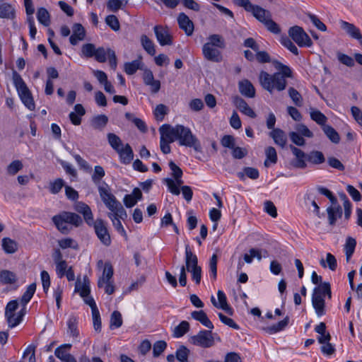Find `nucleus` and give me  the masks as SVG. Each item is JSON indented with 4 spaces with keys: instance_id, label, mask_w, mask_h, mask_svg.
Returning <instances> with one entry per match:
<instances>
[{
    "instance_id": "f257e3e1",
    "label": "nucleus",
    "mask_w": 362,
    "mask_h": 362,
    "mask_svg": "<svg viewBox=\"0 0 362 362\" xmlns=\"http://www.w3.org/2000/svg\"><path fill=\"white\" fill-rule=\"evenodd\" d=\"M272 64L274 68L279 71L278 72L269 74L266 71H261L259 74L261 86L270 93H272L274 90H284L287 84L286 78L292 76L291 69L288 66L276 60L273 61Z\"/></svg>"
},
{
    "instance_id": "f03ea898",
    "label": "nucleus",
    "mask_w": 362,
    "mask_h": 362,
    "mask_svg": "<svg viewBox=\"0 0 362 362\" xmlns=\"http://www.w3.org/2000/svg\"><path fill=\"white\" fill-rule=\"evenodd\" d=\"M311 281L314 284H318L313 289L312 294V305L317 316L326 315L325 298H332L331 287L329 282L322 283V276H318L315 272H313Z\"/></svg>"
},
{
    "instance_id": "7ed1b4c3",
    "label": "nucleus",
    "mask_w": 362,
    "mask_h": 362,
    "mask_svg": "<svg viewBox=\"0 0 362 362\" xmlns=\"http://www.w3.org/2000/svg\"><path fill=\"white\" fill-rule=\"evenodd\" d=\"M164 126L170 136V141H178L180 146L192 147L197 152L202 151L200 142L196 136L192 134L189 128L181 124L173 127L165 124Z\"/></svg>"
},
{
    "instance_id": "20e7f679",
    "label": "nucleus",
    "mask_w": 362,
    "mask_h": 362,
    "mask_svg": "<svg viewBox=\"0 0 362 362\" xmlns=\"http://www.w3.org/2000/svg\"><path fill=\"white\" fill-rule=\"evenodd\" d=\"M186 271L191 273L192 279L196 284H199L202 279V268L198 265V259L187 245L185 246V265L180 267L179 283L180 286H185L187 284Z\"/></svg>"
},
{
    "instance_id": "39448f33",
    "label": "nucleus",
    "mask_w": 362,
    "mask_h": 362,
    "mask_svg": "<svg viewBox=\"0 0 362 362\" xmlns=\"http://www.w3.org/2000/svg\"><path fill=\"white\" fill-rule=\"evenodd\" d=\"M52 220L57 228L63 234L69 233L71 228L68 224L78 227L83 223V220L79 215L69 211H62L54 216Z\"/></svg>"
},
{
    "instance_id": "423d86ee",
    "label": "nucleus",
    "mask_w": 362,
    "mask_h": 362,
    "mask_svg": "<svg viewBox=\"0 0 362 362\" xmlns=\"http://www.w3.org/2000/svg\"><path fill=\"white\" fill-rule=\"evenodd\" d=\"M233 3L240 7H243L246 11L252 13V16L262 23L267 18L272 16L269 11L259 6L252 4L250 0H233Z\"/></svg>"
},
{
    "instance_id": "0eeeda50",
    "label": "nucleus",
    "mask_w": 362,
    "mask_h": 362,
    "mask_svg": "<svg viewBox=\"0 0 362 362\" xmlns=\"http://www.w3.org/2000/svg\"><path fill=\"white\" fill-rule=\"evenodd\" d=\"M110 48L99 47L98 48L92 43L84 44L81 47V52L83 57L86 58L94 57V59L100 63L105 62L109 56Z\"/></svg>"
},
{
    "instance_id": "6e6552de",
    "label": "nucleus",
    "mask_w": 362,
    "mask_h": 362,
    "mask_svg": "<svg viewBox=\"0 0 362 362\" xmlns=\"http://www.w3.org/2000/svg\"><path fill=\"white\" fill-rule=\"evenodd\" d=\"M221 341L220 337L211 330H201L197 334L191 337V343L202 348H209L215 344V341Z\"/></svg>"
},
{
    "instance_id": "1a4fd4ad",
    "label": "nucleus",
    "mask_w": 362,
    "mask_h": 362,
    "mask_svg": "<svg viewBox=\"0 0 362 362\" xmlns=\"http://www.w3.org/2000/svg\"><path fill=\"white\" fill-rule=\"evenodd\" d=\"M288 35L299 47H310L313 45L310 37L300 26L295 25L290 28Z\"/></svg>"
},
{
    "instance_id": "9d476101",
    "label": "nucleus",
    "mask_w": 362,
    "mask_h": 362,
    "mask_svg": "<svg viewBox=\"0 0 362 362\" xmlns=\"http://www.w3.org/2000/svg\"><path fill=\"white\" fill-rule=\"evenodd\" d=\"M36 291V284L33 283L30 284L26 291L24 292L21 298H20V304L18 311L17 312L16 317H24L28 314V303L33 298Z\"/></svg>"
},
{
    "instance_id": "9b49d317",
    "label": "nucleus",
    "mask_w": 362,
    "mask_h": 362,
    "mask_svg": "<svg viewBox=\"0 0 362 362\" xmlns=\"http://www.w3.org/2000/svg\"><path fill=\"white\" fill-rule=\"evenodd\" d=\"M95 234L100 242L106 246L111 244L110 235L108 233L105 222L102 219H97L93 221V224Z\"/></svg>"
},
{
    "instance_id": "f8f14e48",
    "label": "nucleus",
    "mask_w": 362,
    "mask_h": 362,
    "mask_svg": "<svg viewBox=\"0 0 362 362\" xmlns=\"http://www.w3.org/2000/svg\"><path fill=\"white\" fill-rule=\"evenodd\" d=\"M153 30L156 39L161 46L170 45L173 44L172 36L167 28L162 25H156Z\"/></svg>"
},
{
    "instance_id": "ddd939ff",
    "label": "nucleus",
    "mask_w": 362,
    "mask_h": 362,
    "mask_svg": "<svg viewBox=\"0 0 362 362\" xmlns=\"http://www.w3.org/2000/svg\"><path fill=\"white\" fill-rule=\"evenodd\" d=\"M204 57L208 61L221 62L223 60L221 52L217 47L210 46L209 44H204L202 47Z\"/></svg>"
},
{
    "instance_id": "4468645a",
    "label": "nucleus",
    "mask_w": 362,
    "mask_h": 362,
    "mask_svg": "<svg viewBox=\"0 0 362 362\" xmlns=\"http://www.w3.org/2000/svg\"><path fill=\"white\" fill-rule=\"evenodd\" d=\"M211 301L213 305L220 309H222L225 313L229 315L233 314V309L228 305L227 298L223 291L219 290L217 292V300L214 296H211Z\"/></svg>"
},
{
    "instance_id": "2eb2a0df",
    "label": "nucleus",
    "mask_w": 362,
    "mask_h": 362,
    "mask_svg": "<svg viewBox=\"0 0 362 362\" xmlns=\"http://www.w3.org/2000/svg\"><path fill=\"white\" fill-rule=\"evenodd\" d=\"M289 148L296 157V159L291 161L292 166L300 169L305 168L307 166L305 160L308 159V156L302 150L293 145H290Z\"/></svg>"
},
{
    "instance_id": "dca6fc26",
    "label": "nucleus",
    "mask_w": 362,
    "mask_h": 362,
    "mask_svg": "<svg viewBox=\"0 0 362 362\" xmlns=\"http://www.w3.org/2000/svg\"><path fill=\"white\" fill-rule=\"evenodd\" d=\"M74 209L78 213L83 215L86 223L88 226H92L93 224V215L88 205L84 202H78L76 203Z\"/></svg>"
},
{
    "instance_id": "f3484780",
    "label": "nucleus",
    "mask_w": 362,
    "mask_h": 362,
    "mask_svg": "<svg viewBox=\"0 0 362 362\" xmlns=\"http://www.w3.org/2000/svg\"><path fill=\"white\" fill-rule=\"evenodd\" d=\"M159 132L160 134V150L164 154L170 153L171 151L170 144L173 142V141H170V136L164 124L159 128Z\"/></svg>"
},
{
    "instance_id": "a211bd4d",
    "label": "nucleus",
    "mask_w": 362,
    "mask_h": 362,
    "mask_svg": "<svg viewBox=\"0 0 362 362\" xmlns=\"http://www.w3.org/2000/svg\"><path fill=\"white\" fill-rule=\"evenodd\" d=\"M233 104L243 114L250 117V118H255L256 114L254 110L248 105L247 102L239 96H235L233 98Z\"/></svg>"
},
{
    "instance_id": "6ab92c4d",
    "label": "nucleus",
    "mask_w": 362,
    "mask_h": 362,
    "mask_svg": "<svg viewBox=\"0 0 362 362\" xmlns=\"http://www.w3.org/2000/svg\"><path fill=\"white\" fill-rule=\"evenodd\" d=\"M339 23L341 29L351 37L358 40L359 42L362 40L361 31L356 25L344 21H341Z\"/></svg>"
},
{
    "instance_id": "aec40b11",
    "label": "nucleus",
    "mask_w": 362,
    "mask_h": 362,
    "mask_svg": "<svg viewBox=\"0 0 362 362\" xmlns=\"http://www.w3.org/2000/svg\"><path fill=\"white\" fill-rule=\"evenodd\" d=\"M177 22L180 29L183 30L187 36L192 35L194 24L189 18L184 13H180L177 17Z\"/></svg>"
},
{
    "instance_id": "412c9836",
    "label": "nucleus",
    "mask_w": 362,
    "mask_h": 362,
    "mask_svg": "<svg viewBox=\"0 0 362 362\" xmlns=\"http://www.w3.org/2000/svg\"><path fill=\"white\" fill-rule=\"evenodd\" d=\"M103 202L106 207L111 211V213L117 212V214H125V209L123 208L121 203L116 199L113 194Z\"/></svg>"
},
{
    "instance_id": "4be33fe9",
    "label": "nucleus",
    "mask_w": 362,
    "mask_h": 362,
    "mask_svg": "<svg viewBox=\"0 0 362 362\" xmlns=\"http://www.w3.org/2000/svg\"><path fill=\"white\" fill-rule=\"evenodd\" d=\"M75 292H77L83 298L88 297L90 294V281L87 276H84L83 281L77 279L75 284Z\"/></svg>"
},
{
    "instance_id": "5701e85b",
    "label": "nucleus",
    "mask_w": 362,
    "mask_h": 362,
    "mask_svg": "<svg viewBox=\"0 0 362 362\" xmlns=\"http://www.w3.org/2000/svg\"><path fill=\"white\" fill-rule=\"evenodd\" d=\"M86 36L84 28L80 23H75L73 25V34L69 37L70 43L76 45L81 40H83Z\"/></svg>"
},
{
    "instance_id": "b1692460",
    "label": "nucleus",
    "mask_w": 362,
    "mask_h": 362,
    "mask_svg": "<svg viewBox=\"0 0 362 362\" xmlns=\"http://www.w3.org/2000/svg\"><path fill=\"white\" fill-rule=\"evenodd\" d=\"M18 93L24 105L30 110H33L35 107V105L33 98L32 96V93L28 88L27 87L22 90H19Z\"/></svg>"
},
{
    "instance_id": "393cba45",
    "label": "nucleus",
    "mask_w": 362,
    "mask_h": 362,
    "mask_svg": "<svg viewBox=\"0 0 362 362\" xmlns=\"http://www.w3.org/2000/svg\"><path fill=\"white\" fill-rule=\"evenodd\" d=\"M117 153L119 154L120 161L123 164H129L134 158V152L129 144L122 146Z\"/></svg>"
},
{
    "instance_id": "a878e982",
    "label": "nucleus",
    "mask_w": 362,
    "mask_h": 362,
    "mask_svg": "<svg viewBox=\"0 0 362 362\" xmlns=\"http://www.w3.org/2000/svg\"><path fill=\"white\" fill-rule=\"evenodd\" d=\"M240 93L247 98H254L255 96V89L252 83L247 80H243L238 83Z\"/></svg>"
},
{
    "instance_id": "bb28decb",
    "label": "nucleus",
    "mask_w": 362,
    "mask_h": 362,
    "mask_svg": "<svg viewBox=\"0 0 362 362\" xmlns=\"http://www.w3.org/2000/svg\"><path fill=\"white\" fill-rule=\"evenodd\" d=\"M86 114L83 106L81 104H76L74 106V112L69 113V119L74 125L78 126L81 123V117Z\"/></svg>"
},
{
    "instance_id": "cd10ccee",
    "label": "nucleus",
    "mask_w": 362,
    "mask_h": 362,
    "mask_svg": "<svg viewBox=\"0 0 362 362\" xmlns=\"http://www.w3.org/2000/svg\"><path fill=\"white\" fill-rule=\"evenodd\" d=\"M327 212L330 226H334L337 220L342 216V209L340 206H330L327 207Z\"/></svg>"
},
{
    "instance_id": "c85d7f7f",
    "label": "nucleus",
    "mask_w": 362,
    "mask_h": 362,
    "mask_svg": "<svg viewBox=\"0 0 362 362\" xmlns=\"http://www.w3.org/2000/svg\"><path fill=\"white\" fill-rule=\"evenodd\" d=\"M0 18L13 20L16 18V9L11 4L6 2L0 4Z\"/></svg>"
},
{
    "instance_id": "c756f323",
    "label": "nucleus",
    "mask_w": 362,
    "mask_h": 362,
    "mask_svg": "<svg viewBox=\"0 0 362 362\" xmlns=\"http://www.w3.org/2000/svg\"><path fill=\"white\" fill-rule=\"evenodd\" d=\"M113 276V268L110 262H105L103 275L99 278L98 281V286L103 288L105 281H111Z\"/></svg>"
},
{
    "instance_id": "7c9ffc66",
    "label": "nucleus",
    "mask_w": 362,
    "mask_h": 362,
    "mask_svg": "<svg viewBox=\"0 0 362 362\" xmlns=\"http://www.w3.org/2000/svg\"><path fill=\"white\" fill-rule=\"evenodd\" d=\"M127 212L125 211V214L119 215L117 214V212L109 213L107 216L112 221V224L115 229L122 235H125L126 231L124 229L122 224L119 220V218L123 219L124 217H127Z\"/></svg>"
},
{
    "instance_id": "2f4dec72",
    "label": "nucleus",
    "mask_w": 362,
    "mask_h": 362,
    "mask_svg": "<svg viewBox=\"0 0 362 362\" xmlns=\"http://www.w3.org/2000/svg\"><path fill=\"white\" fill-rule=\"evenodd\" d=\"M269 136L274 139L276 144L281 147L285 146L287 141V136L283 130L278 128L274 129L269 133Z\"/></svg>"
},
{
    "instance_id": "473e14b6",
    "label": "nucleus",
    "mask_w": 362,
    "mask_h": 362,
    "mask_svg": "<svg viewBox=\"0 0 362 362\" xmlns=\"http://www.w3.org/2000/svg\"><path fill=\"white\" fill-rule=\"evenodd\" d=\"M143 62L141 61V57H140L139 59L133 60L131 62H127L124 64V71L128 75H133L136 72L137 70L141 69L143 70Z\"/></svg>"
},
{
    "instance_id": "72a5a7b5",
    "label": "nucleus",
    "mask_w": 362,
    "mask_h": 362,
    "mask_svg": "<svg viewBox=\"0 0 362 362\" xmlns=\"http://www.w3.org/2000/svg\"><path fill=\"white\" fill-rule=\"evenodd\" d=\"M108 122V117L105 115L94 116L90 121V125L94 129L103 130Z\"/></svg>"
},
{
    "instance_id": "f704fd0d",
    "label": "nucleus",
    "mask_w": 362,
    "mask_h": 362,
    "mask_svg": "<svg viewBox=\"0 0 362 362\" xmlns=\"http://www.w3.org/2000/svg\"><path fill=\"white\" fill-rule=\"evenodd\" d=\"M288 324V318H284L278 323L274 324L272 326L262 327L266 332L272 334L283 330Z\"/></svg>"
},
{
    "instance_id": "c9c22d12",
    "label": "nucleus",
    "mask_w": 362,
    "mask_h": 362,
    "mask_svg": "<svg viewBox=\"0 0 362 362\" xmlns=\"http://www.w3.org/2000/svg\"><path fill=\"white\" fill-rule=\"evenodd\" d=\"M37 18L39 23L45 27L50 25V14L45 8L41 7L37 9Z\"/></svg>"
},
{
    "instance_id": "e433bc0d",
    "label": "nucleus",
    "mask_w": 362,
    "mask_h": 362,
    "mask_svg": "<svg viewBox=\"0 0 362 362\" xmlns=\"http://www.w3.org/2000/svg\"><path fill=\"white\" fill-rule=\"evenodd\" d=\"M2 248L6 253L13 254L17 251L18 244L9 238H4L2 239Z\"/></svg>"
},
{
    "instance_id": "4c0bfd02",
    "label": "nucleus",
    "mask_w": 362,
    "mask_h": 362,
    "mask_svg": "<svg viewBox=\"0 0 362 362\" xmlns=\"http://www.w3.org/2000/svg\"><path fill=\"white\" fill-rule=\"evenodd\" d=\"M205 44H209L210 46L221 49H223L226 47L223 37L218 34L210 35L208 37V42Z\"/></svg>"
},
{
    "instance_id": "58836bf2",
    "label": "nucleus",
    "mask_w": 362,
    "mask_h": 362,
    "mask_svg": "<svg viewBox=\"0 0 362 362\" xmlns=\"http://www.w3.org/2000/svg\"><path fill=\"white\" fill-rule=\"evenodd\" d=\"M141 43L144 50L150 55L153 56L156 54L155 45L153 41L146 35H143L141 37Z\"/></svg>"
},
{
    "instance_id": "ea45409f",
    "label": "nucleus",
    "mask_w": 362,
    "mask_h": 362,
    "mask_svg": "<svg viewBox=\"0 0 362 362\" xmlns=\"http://www.w3.org/2000/svg\"><path fill=\"white\" fill-rule=\"evenodd\" d=\"M266 160H264L265 167H269L271 164H275L277 162V154L276 149L272 146H269L265 149Z\"/></svg>"
},
{
    "instance_id": "a19ab883",
    "label": "nucleus",
    "mask_w": 362,
    "mask_h": 362,
    "mask_svg": "<svg viewBox=\"0 0 362 362\" xmlns=\"http://www.w3.org/2000/svg\"><path fill=\"white\" fill-rule=\"evenodd\" d=\"M17 277L16 274L8 270H2L0 272V281L4 284H12L16 283Z\"/></svg>"
},
{
    "instance_id": "79ce46f5",
    "label": "nucleus",
    "mask_w": 362,
    "mask_h": 362,
    "mask_svg": "<svg viewBox=\"0 0 362 362\" xmlns=\"http://www.w3.org/2000/svg\"><path fill=\"white\" fill-rule=\"evenodd\" d=\"M245 175L250 179L256 180L259 177V173L257 168L251 167H245L243 168V172L238 173V176L240 179L243 180Z\"/></svg>"
},
{
    "instance_id": "37998d69",
    "label": "nucleus",
    "mask_w": 362,
    "mask_h": 362,
    "mask_svg": "<svg viewBox=\"0 0 362 362\" xmlns=\"http://www.w3.org/2000/svg\"><path fill=\"white\" fill-rule=\"evenodd\" d=\"M322 129L332 142L338 144L340 141L339 134L332 127L329 125H324V127H322Z\"/></svg>"
},
{
    "instance_id": "c03bdc74",
    "label": "nucleus",
    "mask_w": 362,
    "mask_h": 362,
    "mask_svg": "<svg viewBox=\"0 0 362 362\" xmlns=\"http://www.w3.org/2000/svg\"><path fill=\"white\" fill-rule=\"evenodd\" d=\"M125 117L127 120L131 121L141 132H146L147 127L145 122L136 117L132 113L126 112Z\"/></svg>"
},
{
    "instance_id": "a18cd8bd",
    "label": "nucleus",
    "mask_w": 362,
    "mask_h": 362,
    "mask_svg": "<svg viewBox=\"0 0 362 362\" xmlns=\"http://www.w3.org/2000/svg\"><path fill=\"white\" fill-rule=\"evenodd\" d=\"M107 137L109 144L116 152L123 146L122 140L115 134L108 133Z\"/></svg>"
},
{
    "instance_id": "49530a36",
    "label": "nucleus",
    "mask_w": 362,
    "mask_h": 362,
    "mask_svg": "<svg viewBox=\"0 0 362 362\" xmlns=\"http://www.w3.org/2000/svg\"><path fill=\"white\" fill-rule=\"evenodd\" d=\"M189 350L184 345L180 346L175 352V357L180 362H189Z\"/></svg>"
},
{
    "instance_id": "de8ad7c7",
    "label": "nucleus",
    "mask_w": 362,
    "mask_h": 362,
    "mask_svg": "<svg viewBox=\"0 0 362 362\" xmlns=\"http://www.w3.org/2000/svg\"><path fill=\"white\" fill-rule=\"evenodd\" d=\"M311 119L320 125L324 127L327 120V117L317 110L311 109L310 111Z\"/></svg>"
},
{
    "instance_id": "09e8293b",
    "label": "nucleus",
    "mask_w": 362,
    "mask_h": 362,
    "mask_svg": "<svg viewBox=\"0 0 362 362\" xmlns=\"http://www.w3.org/2000/svg\"><path fill=\"white\" fill-rule=\"evenodd\" d=\"M105 170L102 166H95L93 174L91 176L92 180L94 182V184L96 185L97 186H98L99 185H102L100 181L105 176Z\"/></svg>"
},
{
    "instance_id": "8fccbe9b",
    "label": "nucleus",
    "mask_w": 362,
    "mask_h": 362,
    "mask_svg": "<svg viewBox=\"0 0 362 362\" xmlns=\"http://www.w3.org/2000/svg\"><path fill=\"white\" fill-rule=\"evenodd\" d=\"M189 329V324L187 321L181 322L174 329L173 336L175 337H181L185 334Z\"/></svg>"
},
{
    "instance_id": "3c124183",
    "label": "nucleus",
    "mask_w": 362,
    "mask_h": 362,
    "mask_svg": "<svg viewBox=\"0 0 362 362\" xmlns=\"http://www.w3.org/2000/svg\"><path fill=\"white\" fill-rule=\"evenodd\" d=\"M19 304L20 299L8 302L5 309L6 317H15L14 312L18 310Z\"/></svg>"
},
{
    "instance_id": "603ef678",
    "label": "nucleus",
    "mask_w": 362,
    "mask_h": 362,
    "mask_svg": "<svg viewBox=\"0 0 362 362\" xmlns=\"http://www.w3.org/2000/svg\"><path fill=\"white\" fill-rule=\"evenodd\" d=\"M325 160L323 153L318 151H313L308 155V160L313 164H321Z\"/></svg>"
},
{
    "instance_id": "864d4df0",
    "label": "nucleus",
    "mask_w": 362,
    "mask_h": 362,
    "mask_svg": "<svg viewBox=\"0 0 362 362\" xmlns=\"http://www.w3.org/2000/svg\"><path fill=\"white\" fill-rule=\"evenodd\" d=\"M23 168L22 162L19 160L12 161L6 168L7 173L10 175H15Z\"/></svg>"
},
{
    "instance_id": "5fc2aeb1",
    "label": "nucleus",
    "mask_w": 362,
    "mask_h": 362,
    "mask_svg": "<svg viewBox=\"0 0 362 362\" xmlns=\"http://www.w3.org/2000/svg\"><path fill=\"white\" fill-rule=\"evenodd\" d=\"M356 245V240L352 238H348L345 244V253L346 261H349L352 256Z\"/></svg>"
},
{
    "instance_id": "6e6d98bb",
    "label": "nucleus",
    "mask_w": 362,
    "mask_h": 362,
    "mask_svg": "<svg viewBox=\"0 0 362 362\" xmlns=\"http://www.w3.org/2000/svg\"><path fill=\"white\" fill-rule=\"evenodd\" d=\"M167 343L163 340H159L154 343L153 346V355L154 357H158L166 349Z\"/></svg>"
},
{
    "instance_id": "4d7b16f0",
    "label": "nucleus",
    "mask_w": 362,
    "mask_h": 362,
    "mask_svg": "<svg viewBox=\"0 0 362 362\" xmlns=\"http://www.w3.org/2000/svg\"><path fill=\"white\" fill-rule=\"evenodd\" d=\"M337 57L340 63L349 67H352L355 64L354 59L347 54L338 52Z\"/></svg>"
},
{
    "instance_id": "13d9d810",
    "label": "nucleus",
    "mask_w": 362,
    "mask_h": 362,
    "mask_svg": "<svg viewBox=\"0 0 362 362\" xmlns=\"http://www.w3.org/2000/svg\"><path fill=\"white\" fill-rule=\"evenodd\" d=\"M288 95L296 105L300 107L303 105L302 96L294 88H289Z\"/></svg>"
},
{
    "instance_id": "bf43d9fd",
    "label": "nucleus",
    "mask_w": 362,
    "mask_h": 362,
    "mask_svg": "<svg viewBox=\"0 0 362 362\" xmlns=\"http://www.w3.org/2000/svg\"><path fill=\"white\" fill-rule=\"evenodd\" d=\"M209 275L213 280H216L217 276V256L213 255L209 261Z\"/></svg>"
},
{
    "instance_id": "052dcab7",
    "label": "nucleus",
    "mask_w": 362,
    "mask_h": 362,
    "mask_svg": "<svg viewBox=\"0 0 362 362\" xmlns=\"http://www.w3.org/2000/svg\"><path fill=\"white\" fill-rule=\"evenodd\" d=\"M263 24L269 31L274 34H279L281 32L279 25L272 19V16L267 18Z\"/></svg>"
},
{
    "instance_id": "680f3d73",
    "label": "nucleus",
    "mask_w": 362,
    "mask_h": 362,
    "mask_svg": "<svg viewBox=\"0 0 362 362\" xmlns=\"http://www.w3.org/2000/svg\"><path fill=\"white\" fill-rule=\"evenodd\" d=\"M64 182L61 178H57L49 183V192L56 194L59 193L63 187Z\"/></svg>"
},
{
    "instance_id": "e2e57ef3",
    "label": "nucleus",
    "mask_w": 362,
    "mask_h": 362,
    "mask_svg": "<svg viewBox=\"0 0 362 362\" xmlns=\"http://www.w3.org/2000/svg\"><path fill=\"white\" fill-rule=\"evenodd\" d=\"M281 43L295 55L298 54V49L295 44L287 37L281 39Z\"/></svg>"
},
{
    "instance_id": "0e129e2a",
    "label": "nucleus",
    "mask_w": 362,
    "mask_h": 362,
    "mask_svg": "<svg viewBox=\"0 0 362 362\" xmlns=\"http://www.w3.org/2000/svg\"><path fill=\"white\" fill-rule=\"evenodd\" d=\"M98 189L102 201H104L105 199H107L109 197L112 195V194L110 192V189L108 185L106 184L105 182H103L102 185H99L98 186Z\"/></svg>"
},
{
    "instance_id": "69168bd1",
    "label": "nucleus",
    "mask_w": 362,
    "mask_h": 362,
    "mask_svg": "<svg viewBox=\"0 0 362 362\" xmlns=\"http://www.w3.org/2000/svg\"><path fill=\"white\" fill-rule=\"evenodd\" d=\"M13 81L17 91L27 88V86L23 79L16 71H13Z\"/></svg>"
},
{
    "instance_id": "338daca9",
    "label": "nucleus",
    "mask_w": 362,
    "mask_h": 362,
    "mask_svg": "<svg viewBox=\"0 0 362 362\" xmlns=\"http://www.w3.org/2000/svg\"><path fill=\"white\" fill-rule=\"evenodd\" d=\"M105 23L113 30L117 31L119 30L120 25L118 18L115 15H109L105 18Z\"/></svg>"
},
{
    "instance_id": "774afa93",
    "label": "nucleus",
    "mask_w": 362,
    "mask_h": 362,
    "mask_svg": "<svg viewBox=\"0 0 362 362\" xmlns=\"http://www.w3.org/2000/svg\"><path fill=\"white\" fill-rule=\"evenodd\" d=\"M71 348V344H64L55 349L54 355L59 359H61L64 356V355H66L67 354H69L68 351H69V349Z\"/></svg>"
}]
</instances>
